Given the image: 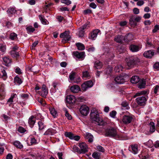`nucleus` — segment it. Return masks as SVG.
<instances>
[{
  "instance_id": "nucleus-1",
  "label": "nucleus",
  "mask_w": 159,
  "mask_h": 159,
  "mask_svg": "<svg viewBox=\"0 0 159 159\" xmlns=\"http://www.w3.org/2000/svg\"><path fill=\"white\" fill-rule=\"evenodd\" d=\"M105 134L107 136L112 137L116 139H120L122 138L121 135L118 133L116 129L111 127L106 129Z\"/></svg>"
},
{
  "instance_id": "nucleus-2",
  "label": "nucleus",
  "mask_w": 159,
  "mask_h": 159,
  "mask_svg": "<svg viewBox=\"0 0 159 159\" xmlns=\"http://www.w3.org/2000/svg\"><path fill=\"white\" fill-rule=\"evenodd\" d=\"M90 115V118L92 122L95 121L97 122V124L99 125H103L105 124V122L99 117V113L96 109L91 111Z\"/></svg>"
},
{
  "instance_id": "nucleus-3",
  "label": "nucleus",
  "mask_w": 159,
  "mask_h": 159,
  "mask_svg": "<svg viewBox=\"0 0 159 159\" xmlns=\"http://www.w3.org/2000/svg\"><path fill=\"white\" fill-rule=\"evenodd\" d=\"M132 37V35L129 34L124 36L118 34L115 37L114 40L117 43L122 44L123 43V41L125 42L129 41L131 40L129 38Z\"/></svg>"
},
{
  "instance_id": "nucleus-4",
  "label": "nucleus",
  "mask_w": 159,
  "mask_h": 159,
  "mask_svg": "<svg viewBox=\"0 0 159 159\" xmlns=\"http://www.w3.org/2000/svg\"><path fill=\"white\" fill-rule=\"evenodd\" d=\"M140 62V60L137 57L131 58L128 59L127 65L129 67H133Z\"/></svg>"
},
{
  "instance_id": "nucleus-5",
  "label": "nucleus",
  "mask_w": 159,
  "mask_h": 159,
  "mask_svg": "<svg viewBox=\"0 0 159 159\" xmlns=\"http://www.w3.org/2000/svg\"><path fill=\"white\" fill-rule=\"evenodd\" d=\"M141 19L140 16L135 17L134 16H132L130 17L129 20V24L132 27H134L137 25V23L139 22Z\"/></svg>"
},
{
  "instance_id": "nucleus-6",
  "label": "nucleus",
  "mask_w": 159,
  "mask_h": 159,
  "mask_svg": "<svg viewBox=\"0 0 159 159\" xmlns=\"http://www.w3.org/2000/svg\"><path fill=\"white\" fill-rule=\"evenodd\" d=\"M93 85L92 81L89 80L84 82L81 85V89L84 91H85L88 88H91Z\"/></svg>"
},
{
  "instance_id": "nucleus-7",
  "label": "nucleus",
  "mask_w": 159,
  "mask_h": 159,
  "mask_svg": "<svg viewBox=\"0 0 159 159\" xmlns=\"http://www.w3.org/2000/svg\"><path fill=\"white\" fill-rule=\"evenodd\" d=\"M125 77L123 75H120L116 77L114 79V81L117 84H122L125 81Z\"/></svg>"
},
{
  "instance_id": "nucleus-8",
  "label": "nucleus",
  "mask_w": 159,
  "mask_h": 159,
  "mask_svg": "<svg viewBox=\"0 0 159 159\" xmlns=\"http://www.w3.org/2000/svg\"><path fill=\"white\" fill-rule=\"evenodd\" d=\"M80 111L81 114L84 116H86L89 112V109L88 107L85 105L82 106Z\"/></svg>"
},
{
  "instance_id": "nucleus-9",
  "label": "nucleus",
  "mask_w": 159,
  "mask_h": 159,
  "mask_svg": "<svg viewBox=\"0 0 159 159\" xmlns=\"http://www.w3.org/2000/svg\"><path fill=\"white\" fill-rule=\"evenodd\" d=\"M136 100L139 105L143 106L145 104L147 99L144 96H141L137 98Z\"/></svg>"
},
{
  "instance_id": "nucleus-10",
  "label": "nucleus",
  "mask_w": 159,
  "mask_h": 159,
  "mask_svg": "<svg viewBox=\"0 0 159 159\" xmlns=\"http://www.w3.org/2000/svg\"><path fill=\"white\" fill-rule=\"evenodd\" d=\"M79 146L80 148V153H85L88 151V147L87 144L84 142H82L79 143Z\"/></svg>"
},
{
  "instance_id": "nucleus-11",
  "label": "nucleus",
  "mask_w": 159,
  "mask_h": 159,
  "mask_svg": "<svg viewBox=\"0 0 159 159\" xmlns=\"http://www.w3.org/2000/svg\"><path fill=\"white\" fill-rule=\"evenodd\" d=\"M133 120L132 117L124 115L122 118L123 123L126 124L130 123Z\"/></svg>"
},
{
  "instance_id": "nucleus-12",
  "label": "nucleus",
  "mask_w": 159,
  "mask_h": 159,
  "mask_svg": "<svg viewBox=\"0 0 159 159\" xmlns=\"http://www.w3.org/2000/svg\"><path fill=\"white\" fill-rule=\"evenodd\" d=\"M67 102L69 104H73L75 102V97L72 95H68L66 97Z\"/></svg>"
},
{
  "instance_id": "nucleus-13",
  "label": "nucleus",
  "mask_w": 159,
  "mask_h": 159,
  "mask_svg": "<svg viewBox=\"0 0 159 159\" xmlns=\"http://www.w3.org/2000/svg\"><path fill=\"white\" fill-rule=\"evenodd\" d=\"M87 25V24H85L82 26L80 27L79 33V37H82L84 36V30L86 28Z\"/></svg>"
},
{
  "instance_id": "nucleus-14",
  "label": "nucleus",
  "mask_w": 159,
  "mask_h": 159,
  "mask_svg": "<svg viewBox=\"0 0 159 159\" xmlns=\"http://www.w3.org/2000/svg\"><path fill=\"white\" fill-rule=\"evenodd\" d=\"M70 89L71 91L74 93H77L80 91V87L77 85H73L71 86Z\"/></svg>"
},
{
  "instance_id": "nucleus-15",
  "label": "nucleus",
  "mask_w": 159,
  "mask_h": 159,
  "mask_svg": "<svg viewBox=\"0 0 159 159\" xmlns=\"http://www.w3.org/2000/svg\"><path fill=\"white\" fill-rule=\"evenodd\" d=\"M138 87L140 89L144 88L145 87L146 81L144 79H140L138 82Z\"/></svg>"
},
{
  "instance_id": "nucleus-16",
  "label": "nucleus",
  "mask_w": 159,
  "mask_h": 159,
  "mask_svg": "<svg viewBox=\"0 0 159 159\" xmlns=\"http://www.w3.org/2000/svg\"><path fill=\"white\" fill-rule=\"evenodd\" d=\"M73 53L75 56L79 59L83 58L84 57L85 52H79L76 51L75 52H74Z\"/></svg>"
},
{
  "instance_id": "nucleus-17",
  "label": "nucleus",
  "mask_w": 159,
  "mask_h": 159,
  "mask_svg": "<svg viewBox=\"0 0 159 159\" xmlns=\"http://www.w3.org/2000/svg\"><path fill=\"white\" fill-rule=\"evenodd\" d=\"M41 90V96L43 97H45L48 94V91L46 89V86L45 84L43 85Z\"/></svg>"
},
{
  "instance_id": "nucleus-18",
  "label": "nucleus",
  "mask_w": 159,
  "mask_h": 159,
  "mask_svg": "<svg viewBox=\"0 0 159 159\" xmlns=\"http://www.w3.org/2000/svg\"><path fill=\"white\" fill-rule=\"evenodd\" d=\"M154 54V52L152 51L151 50H149L146 52L143 53L144 57L147 58H151Z\"/></svg>"
},
{
  "instance_id": "nucleus-19",
  "label": "nucleus",
  "mask_w": 159,
  "mask_h": 159,
  "mask_svg": "<svg viewBox=\"0 0 159 159\" xmlns=\"http://www.w3.org/2000/svg\"><path fill=\"white\" fill-rule=\"evenodd\" d=\"M129 48L130 51L134 52H138L139 50V47L138 46L134 44L130 45Z\"/></svg>"
},
{
  "instance_id": "nucleus-20",
  "label": "nucleus",
  "mask_w": 159,
  "mask_h": 159,
  "mask_svg": "<svg viewBox=\"0 0 159 159\" xmlns=\"http://www.w3.org/2000/svg\"><path fill=\"white\" fill-rule=\"evenodd\" d=\"M100 32V30L98 29L93 30V31L90 33V37L92 39H93L97 36V34L98 33Z\"/></svg>"
},
{
  "instance_id": "nucleus-21",
  "label": "nucleus",
  "mask_w": 159,
  "mask_h": 159,
  "mask_svg": "<svg viewBox=\"0 0 159 159\" xmlns=\"http://www.w3.org/2000/svg\"><path fill=\"white\" fill-rule=\"evenodd\" d=\"M140 78L137 76H134L132 77L130 80V82L132 84H136L139 81Z\"/></svg>"
},
{
  "instance_id": "nucleus-22",
  "label": "nucleus",
  "mask_w": 159,
  "mask_h": 159,
  "mask_svg": "<svg viewBox=\"0 0 159 159\" xmlns=\"http://www.w3.org/2000/svg\"><path fill=\"white\" fill-rule=\"evenodd\" d=\"M60 37L61 38H66L68 39H70L71 38L69 34V32L66 31L61 33L60 34Z\"/></svg>"
},
{
  "instance_id": "nucleus-23",
  "label": "nucleus",
  "mask_w": 159,
  "mask_h": 159,
  "mask_svg": "<svg viewBox=\"0 0 159 159\" xmlns=\"http://www.w3.org/2000/svg\"><path fill=\"white\" fill-rule=\"evenodd\" d=\"M35 119L34 116H31L29 119V123L31 127H32L35 123Z\"/></svg>"
},
{
  "instance_id": "nucleus-24",
  "label": "nucleus",
  "mask_w": 159,
  "mask_h": 159,
  "mask_svg": "<svg viewBox=\"0 0 159 159\" xmlns=\"http://www.w3.org/2000/svg\"><path fill=\"white\" fill-rule=\"evenodd\" d=\"M94 67L96 69H100L102 68V63L99 61H96L94 63Z\"/></svg>"
},
{
  "instance_id": "nucleus-25",
  "label": "nucleus",
  "mask_w": 159,
  "mask_h": 159,
  "mask_svg": "<svg viewBox=\"0 0 159 159\" xmlns=\"http://www.w3.org/2000/svg\"><path fill=\"white\" fill-rule=\"evenodd\" d=\"M3 64L6 66H8L11 63V60L7 57H4L3 58Z\"/></svg>"
},
{
  "instance_id": "nucleus-26",
  "label": "nucleus",
  "mask_w": 159,
  "mask_h": 159,
  "mask_svg": "<svg viewBox=\"0 0 159 159\" xmlns=\"http://www.w3.org/2000/svg\"><path fill=\"white\" fill-rule=\"evenodd\" d=\"M14 145L17 148L19 149H21L23 147V145L18 141H16L13 143Z\"/></svg>"
},
{
  "instance_id": "nucleus-27",
  "label": "nucleus",
  "mask_w": 159,
  "mask_h": 159,
  "mask_svg": "<svg viewBox=\"0 0 159 159\" xmlns=\"http://www.w3.org/2000/svg\"><path fill=\"white\" fill-rule=\"evenodd\" d=\"M49 109L51 114L54 117H56L57 116V111L55 110V109L52 107H50Z\"/></svg>"
},
{
  "instance_id": "nucleus-28",
  "label": "nucleus",
  "mask_w": 159,
  "mask_h": 159,
  "mask_svg": "<svg viewBox=\"0 0 159 159\" xmlns=\"http://www.w3.org/2000/svg\"><path fill=\"white\" fill-rule=\"evenodd\" d=\"M55 133V130L52 129H49L44 133V135H52Z\"/></svg>"
},
{
  "instance_id": "nucleus-29",
  "label": "nucleus",
  "mask_w": 159,
  "mask_h": 159,
  "mask_svg": "<svg viewBox=\"0 0 159 159\" xmlns=\"http://www.w3.org/2000/svg\"><path fill=\"white\" fill-rule=\"evenodd\" d=\"M123 69V67L121 65H118L115 67L114 70L116 72H120Z\"/></svg>"
},
{
  "instance_id": "nucleus-30",
  "label": "nucleus",
  "mask_w": 159,
  "mask_h": 159,
  "mask_svg": "<svg viewBox=\"0 0 159 159\" xmlns=\"http://www.w3.org/2000/svg\"><path fill=\"white\" fill-rule=\"evenodd\" d=\"M131 147L132 152L135 154L137 153L138 151V146L137 144L131 145Z\"/></svg>"
},
{
  "instance_id": "nucleus-31",
  "label": "nucleus",
  "mask_w": 159,
  "mask_h": 159,
  "mask_svg": "<svg viewBox=\"0 0 159 159\" xmlns=\"http://www.w3.org/2000/svg\"><path fill=\"white\" fill-rule=\"evenodd\" d=\"M76 45L78 50H82L85 49V46L84 45L81 43H76Z\"/></svg>"
},
{
  "instance_id": "nucleus-32",
  "label": "nucleus",
  "mask_w": 159,
  "mask_h": 159,
  "mask_svg": "<svg viewBox=\"0 0 159 159\" xmlns=\"http://www.w3.org/2000/svg\"><path fill=\"white\" fill-rule=\"evenodd\" d=\"M147 93V91L145 90L142 91L140 92L137 93L134 96V98H135L137 96L145 95Z\"/></svg>"
},
{
  "instance_id": "nucleus-33",
  "label": "nucleus",
  "mask_w": 159,
  "mask_h": 159,
  "mask_svg": "<svg viewBox=\"0 0 159 159\" xmlns=\"http://www.w3.org/2000/svg\"><path fill=\"white\" fill-rule=\"evenodd\" d=\"M150 125V131L152 133L154 132L155 130V126L153 122H151L149 124Z\"/></svg>"
},
{
  "instance_id": "nucleus-34",
  "label": "nucleus",
  "mask_w": 159,
  "mask_h": 159,
  "mask_svg": "<svg viewBox=\"0 0 159 159\" xmlns=\"http://www.w3.org/2000/svg\"><path fill=\"white\" fill-rule=\"evenodd\" d=\"M39 17L42 24L44 25H47V20L45 19L44 16L42 15H39Z\"/></svg>"
},
{
  "instance_id": "nucleus-35",
  "label": "nucleus",
  "mask_w": 159,
  "mask_h": 159,
  "mask_svg": "<svg viewBox=\"0 0 159 159\" xmlns=\"http://www.w3.org/2000/svg\"><path fill=\"white\" fill-rule=\"evenodd\" d=\"M11 55L12 57H17L19 56L18 52H16V51L11 50L10 52Z\"/></svg>"
},
{
  "instance_id": "nucleus-36",
  "label": "nucleus",
  "mask_w": 159,
  "mask_h": 159,
  "mask_svg": "<svg viewBox=\"0 0 159 159\" xmlns=\"http://www.w3.org/2000/svg\"><path fill=\"white\" fill-rule=\"evenodd\" d=\"M86 138L87 139H89L88 142L89 143H92L93 141V136L89 133H86Z\"/></svg>"
},
{
  "instance_id": "nucleus-37",
  "label": "nucleus",
  "mask_w": 159,
  "mask_h": 159,
  "mask_svg": "<svg viewBox=\"0 0 159 159\" xmlns=\"http://www.w3.org/2000/svg\"><path fill=\"white\" fill-rule=\"evenodd\" d=\"M92 157L95 159H100V154L99 152H94L92 154Z\"/></svg>"
},
{
  "instance_id": "nucleus-38",
  "label": "nucleus",
  "mask_w": 159,
  "mask_h": 159,
  "mask_svg": "<svg viewBox=\"0 0 159 159\" xmlns=\"http://www.w3.org/2000/svg\"><path fill=\"white\" fill-rule=\"evenodd\" d=\"M10 38L12 40L17 39V35L15 33H11L10 35Z\"/></svg>"
},
{
  "instance_id": "nucleus-39",
  "label": "nucleus",
  "mask_w": 159,
  "mask_h": 159,
  "mask_svg": "<svg viewBox=\"0 0 159 159\" xmlns=\"http://www.w3.org/2000/svg\"><path fill=\"white\" fill-rule=\"evenodd\" d=\"M65 135L66 137H68L71 139H73V137L74 135L71 132H65Z\"/></svg>"
},
{
  "instance_id": "nucleus-40",
  "label": "nucleus",
  "mask_w": 159,
  "mask_h": 159,
  "mask_svg": "<svg viewBox=\"0 0 159 159\" xmlns=\"http://www.w3.org/2000/svg\"><path fill=\"white\" fill-rule=\"evenodd\" d=\"M14 82L16 83H17L19 84H20L22 83L21 80L17 76L14 78Z\"/></svg>"
},
{
  "instance_id": "nucleus-41",
  "label": "nucleus",
  "mask_w": 159,
  "mask_h": 159,
  "mask_svg": "<svg viewBox=\"0 0 159 159\" xmlns=\"http://www.w3.org/2000/svg\"><path fill=\"white\" fill-rule=\"evenodd\" d=\"M148 147H152L153 146V142L151 140H149L148 142L144 143Z\"/></svg>"
},
{
  "instance_id": "nucleus-42",
  "label": "nucleus",
  "mask_w": 159,
  "mask_h": 159,
  "mask_svg": "<svg viewBox=\"0 0 159 159\" xmlns=\"http://www.w3.org/2000/svg\"><path fill=\"white\" fill-rule=\"evenodd\" d=\"M75 75V73L74 72H72L69 76L70 80L71 81L73 80L74 79Z\"/></svg>"
},
{
  "instance_id": "nucleus-43",
  "label": "nucleus",
  "mask_w": 159,
  "mask_h": 159,
  "mask_svg": "<svg viewBox=\"0 0 159 159\" xmlns=\"http://www.w3.org/2000/svg\"><path fill=\"white\" fill-rule=\"evenodd\" d=\"M6 46L2 44H0V51L4 52L6 50Z\"/></svg>"
},
{
  "instance_id": "nucleus-44",
  "label": "nucleus",
  "mask_w": 159,
  "mask_h": 159,
  "mask_svg": "<svg viewBox=\"0 0 159 159\" xmlns=\"http://www.w3.org/2000/svg\"><path fill=\"white\" fill-rule=\"evenodd\" d=\"M117 50L120 52L122 53L125 50V48L122 45H119L117 47Z\"/></svg>"
},
{
  "instance_id": "nucleus-45",
  "label": "nucleus",
  "mask_w": 159,
  "mask_h": 159,
  "mask_svg": "<svg viewBox=\"0 0 159 159\" xmlns=\"http://www.w3.org/2000/svg\"><path fill=\"white\" fill-rule=\"evenodd\" d=\"M38 124L39 127V129L42 130L44 129V126L43 122L41 121H39L38 122Z\"/></svg>"
},
{
  "instance_id": "nucleus-46",
  "label": "nucleus",
  "mask_w": 159,
  "mask_h": 159,
  "mask_svg": "<svg viewBox=\"0 0 159 159\" xmlns=\"http://www.w3.org/2000/svg\"><path fill=\"white\" fill-rule=\"evenodd\" d=\"M97 149L100 152H103L105 151L104 148L102 146L98 145L97 146Z\"/></svg>"
},
{
  "instance_id": "nucleus-47",
  "label": "nucleus",
  "mask_w": 159,
  "mask_h": 159,
  "mask_svg": "<svg viewBox=\"0 0 159 159\" xmlns=\"http://www.w3.org/2000/svg\"><path fill=\"white\" fill-rule=\"evenodd\" d=\"M16 11V10L14 8H11L8 9L7 11V13L10 14H12L13 13H15Z\"/></svg>"
},
{
  "instance_id": "nucleus-48",
  "label": "nucleus",
  "mask_w": 159,
  "mask_h": 159,
  "mask_svg": "<svg viewBox=\"0 0 159 159\" xmlns=\"http://www.w3.org/2000/svg\"><path fill=\"white\" fill-rule=\"evenodd\" d=\"M112 71V69L111 67L107 68L106 70V74L110 75Z\"/></svg>"
},
{
  "instance_id": "nucleus-49",
  "label": "nucleus",
  "mask_w": 159,
  "mask_h": 159,
  "mask_svg": "<svg viewBox=\"0 0 159 159\" xmlns=\"http://www.w3.org/2000/svg\"><path fill=\"white\" fill-rule=\"evenodd\" d=\"M26 29L28 32L30 33L33 32L35 30V29L32 26L27 27Z\"/></svg>"
},
{
  "instance_id": "nucleus-50",
  "label": "nucleus",
  "mask_w": 159,
  "mask_h": 159,
  "mask_svg": "<svg viewBox=\"0 0 159 159\" xmlns=\"http://www.w3.org/2000/svg\"><path fill=\"white\" fill-rule=\"evenodd\" d=\"M146 46L148 47H151L153 46V44L152 43L149 41V40L148 38H147L146 39Z\"/></svg>"
},
{
  "instance_id": "nucleus-51",
  "label": "nucleus",
  "mask_w": 159,
  "mask_h": 159,
  "mask_svg": "<svg viewBox=\"0 0 159 159\" xmlns=\"http://www.w3.org/2000/svg\"><path fill=\"white\" fill-rule=\"evenodd\" d=\"M89 76V73L87 71H85L83 72V77H88Z\"/></svg>"
},
{
  "instance_id": "nucleus-52",
  "label": "nucleus",
  "mask_w": 159,
  "mask_h": 159,
  "mask_svg": "<svg viewBox=\"0 0 159 159\" xmlns=\"http://www.w3.org/2000/svg\"><path fill=\"white\" fill-rule=\"evenodd\" d=\"M18 130L19 132L22 133H24L26 131V130L22 127H19L18 129Z\"/></svg>"
},
{
  "instance_id": "nucleus-53",
  "label": "nucleus",
  "mask_w": 159,
  "mask_h": 159,
  "mask_svg": "<svg viewBox=\"0 0 159 159\" xmlns=\"http://www.w3.org/2000/svg\"><path fill=\"white\" fill-rule=\"evenodd\" d=\"M121 106L124 107H126V109H128V103L126 101H123V102L121 104Z\"/></svg>"
},
{
  "instance_id": "nucleus-54",
  "label": "nucleus",
  "mask_w": 159,
  "mask_h": 159,
  "mask_svg": "<svg viewBox=\"0 0 159 159\" xmlns=\"http://www.w3.org/2000/svg\"><path fill=\"white\" fill-rule=\"evenodd\" d=\"M116 114V112L115 111H112L110 112V115L112 117L114 118Z\"/></svg>"
},
{
  "instance_id": "nucleus-55",
  "label": "nucleus",
  "mask_w": 159,
  "mask_h": 159,
  "mask_svg": "<svg viewBox=\"0 0 159 159\" xmlns=\"http://www.w3.org/2000/svg\"><path fill=\"white\" fill-rule=\"evenodd\" d=\"M158 25H156L154 27V29L152 30V32L155 33L157 31L159 30Z\"/></svg>"
},
{
  "instance_id": "nucleus-56",
  "label": "nucleus",
  "mask_w": 159,
  "mask_h": 159,
  "mask_svg": "<svg viewBox=\"0 0 159 159\" xmlns=\"http://www.w3.org/2000/svg\"><path fill=\"white\" fill-rule=\"evenodd\" d=\"M158 91H159V85H157L154 88V93L155 94H157Z\"/></svg>"
},
{
  "instance_id": "nucleus-57",
  "label": "nucleus",
  "mask_w": 159,
  "mask_h": 159,
  "mask_svg": "<svg viewBox=\"0 0 159 159\" xmlns=\"http://www.w3.org/2000/svg\"><path fill=\"white\" fill-rule=\"evenodd\" d=\"M65 116L67 118L68 120H70L72 119V117L70 115L67 111H66V112Z\"/></svg>"
},
{
  "instance_id": "nucleus-58",
  "label": "nucleus",
  "mask_w": 159,
  "mask_h": 159,
  "mask_svg": "<svg viewBox=\"0 0 159 159\" xmlns=\"http://www.w3.org/2000/svg\"><path fill=\"white\" fill-rule=\"evenodd\" d=\"M30 143L31 145L35 144L36 143V140L34 138H31Z\"/></svg>"
},
{
  "instance_id": "nucleus-59",
  "label": "nucleus",
  "mask_w": 159,
  "mask_h": 159,
  "mask_svg": "<svg viewBox=\"0 0 159 159\" xmlns=\"http://www.w3.org/2000/svg\"><path fill=\"white\" fill-rule=\"evenodd\" d=\"M92 11L91 10L89 9H88L84 10V14H88L91 13H92Z\"/></svg>"
},
{
  "instance_id": "nucleus-60",
  "label": "nucleus",
  "mask_w": 159,
  "mask_h": 159,
  "mask_svg": "<svg viewBox=\"0 0 159 159\" xmlns=\"http://www.w3.org/2000/svg\"><path fill=\"white\" fill-rule=\"evenodd\" d=\"M16 95V94H14L12 96H11V97L8 99L7 102H13V98L15 97V96Z\"/></svg>"
},
{
  "instance_id": "nucleus-61",
  "label": "nucleus",
  "mask_w": 159,
  "mask_h": 159,
  "mask_svg": "<svg viewBox=\"0 0 159 159\" xmlns=\"http://www.w3.org/2000/svg\"><path fill=\"white\" fill-rule=\"evenodd\" d=\"M15 72L18 74H21L22 73L19 67H17L16 68Z\"/></svg>"
},
{
  "instance_id": "nucleus-62",
  "label": "nucleus",
  "mask_w": 159,
  "mask_h": 159,
  "mask_svg": "<svg viewBox=\"0 0 159 159\" xmlns=\"http://www.w3.org/2000/svg\"><path fill=\"white\" fill-rule=\"evenodd\" d=\"M134 14H137L139 13V10L137 8H134L133 10Z\"/></svg>"
},
{
  "instance_id": "nucleus-63",
  "label": "nucleus",
  "mask_w": 159,
  "mask_h": 159,
  "mask_svg": "<svg viewBox=\"0 0 159 159\" xmlns=\"http://www.w3.org/2000/svg\"><path fill=\"white\" fill-rule=\"evenodd\" d=\"M153 67L156 69H159V62H156L153 65Z\"/></svg>"
},
{
  "instance_id": "nucleus-64",
  "label": "nucleus",
  "mask_w": 159,
  "mask_h": 159,
  "mask_svg": "<svg viewBox=\"0 0 159 159\" xmlns=\"http://www.w3.org/2000/svg\"><path fill=\"white\" fill-rule=\"evenodd\" d=\"M89 6L90 7L93 9H95L97 7L96 5L94 2L91 3L90 4Z\"/></svg>"
}]
</instances>
